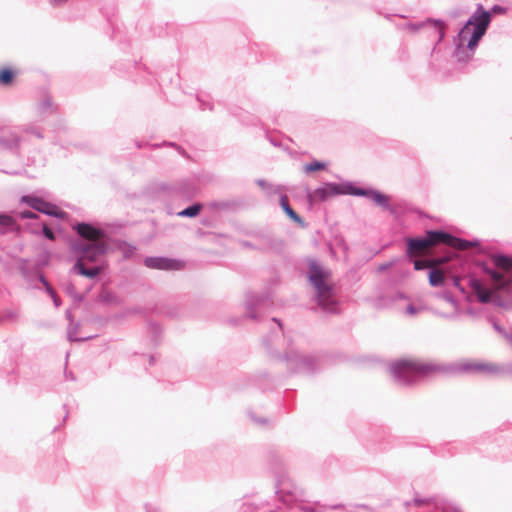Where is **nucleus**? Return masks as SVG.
I'll list each match as a JSON object with an SVG mask.
<instances>
[{
  "label": "nucleus",
  "instance_id": "obj_1",
  "mask_svg": "<svg viewBox=\"0 0 512 512\" xmlns=\"http://www.w3.org/2000/svg\"><path fill=\"white\" fill-rule=\"evenodd\" d=\"M491 261L494 263L495 270H487L490 276L492 288L485 287L480 281L471 280V288L482 303H489L495 294L512 284V257L503 255H493Z\"/></svg>",
  "mask_w": 512,
  "mask_h": 512
},
{
  "label": "nucleus",
  "instance_id": "obj_2",
  "mask_svg": "<svg viewBox=\"0 0 512 512\" xmlns=\"http://www.w3.org/2000/svg\"><path fill=\"white\" fill-rule=\"evenodd\" d=\"M490 20L489 12L482 11L479 14H475L460 31L458 35L459 46L466 44L467 48L473 51L485 34Z\"/></svg>",
  "mask_w": 512,
  "mask_h": 512
},
{
  "label": "nucleus",
  "instance_id": "obj_3",
  "mask_svg": "<svg viewBox=\"0 0 512 512\" xmlns=\"http://www.w3.org/2000/svg\"><path fill=\"white\" fill-rule=\"evenodd\" d=\"M309 279L317 291L318 303L326 311H332V285L330 274L315 263L310 265Z\"/></svg>",
  "mask_w": 512,
  "mask_h": 512
},
{
  "label": "nucleus",
  "instance_id": "obj_4",
  "mask_svg": "<svg viewBox=\"0 0 512 512\" xmlns=\"http://www.w3.org/2000/svg\"><path fill=\"white\" fill-rule=\"evenodd\" d=\"M434 365L414 359H401L392 365L393 373L400 378L410 379L414 376H424L435 372Z\"/></svg>",
  "mask_w": 512,
  "mask_h": 512
},
{
  "label": "nucleus",
  "instance_id": "obj_5",
  "mask_svg": "<svg viewBox=\"0 0 512 512\" xmlns=\"http://www.w3.org/2000/svg\"><path fill=\"white\" fill-rule=\"evenodd\" d=\"M440 243L441 232L429 231L424 238H411L407 240L408 254L410 256H420Z\"/></svg>",
  "mask_w": 512,
  "mask_h": 512
},
{
  "label": "nucleus",
  "instance_id": "obj_6",
  "mask_svg": "<svg viewBox=\"0 0 512 512\" xmlns=\"http://www.w3.org/2000/svg\"><path fill=\"white\" fill-rule=\"evenodd\" d=\"M24 200L35 210L40 211L47 215H52L58 218H64L66 213L60 210L56 205L45 202L39 198H28L25 197Z\"/></svg>",
  "mask_w": 512,
  "mask_h": 512
},
{
  "label": "nucleus",
  "instance_id": "obj_7",
  "mask_svg": "<svg viewBox=\"0 0 512 512\" xmlns=\"http://www.w3.org/2000/svg\"><path fill=\"white\" fill-rule=\"evenodd\" d=\"M104 244L101 242H94L87 245H82L78 248L81 256L78 259H83V263L94 262L97 258L104 253Z\"/></svg>",
  "mask_w": 512,
  "mask_h": 512
},
{
  "label": "nucleus",
  "instance_id": "obj_8",
  "mask_svg": "<svg viewBox=\"0 0 512 512\" xmlns=\"http://www.w3.org/2000/svg\"><path fill=\"white\" fill-rule=\"evenodd\" d=\"M421 26L423 31L436 43L441 42L444 38L446 25L443 22L428 20L423 22Z\"/></svg>",
  "mask_w": 512,
  "mask_h": 512
},
{
  "label": "nucleus",
  "instance_id": "obj_9",
  "mask_svg": "<svg viewBox=\"0 0 512 512\" xmlns=\"http://www.w3.org/2000/svg\"><path fill=\"white\" fill-rule=\"evenodd\" d=\"M145 264L147 267L163 270H177L181 268L179 262L167 258H147Z\"/></svg>",
  "mask_w": 512,
  "mask_h": 512
},
{
  "label": "nucleus",
  "instance_id": "obj_10",
  "mask_svg": "<svg viewBox=\"0 0 512 512\" xmlns=\"http://www.w3.org/2000/svg\"><path fill=\"white\" fill-rule=\"evenodd\" d=\"M76 230L81 237L91 241V243L99 242L98 240L102 236V232L99 229L86 223L78 224Z\"/></svg>",
  "mask_w": 512,
  "mask_h": 512
},
{
  "label": "nucleus",
  "instance_id": "obj_11",
  "mask_svg": "<svg viewBox=\"0 0 512 512\" xmlns=\"http://www.w3.org/2000/svg\"><path fill=\"white\" fill-rule=\"evenodd\" d=\"M441 243L460 251L467 250L474 246V244L471 242L453 237L452 235L445 232H441Z\"/></svg>",
  "mask_w": 512,
  "mask_h": 512
},
{
  "label": "nucleus",
  "instance_id": "obj_12",
  "mask_svg": "<svg viewBox=\"0 0 512 512\" xmlns=\"http://www.w3.org/2000/svg\"><path fill=\"white\" fill-rule=\"evenodd\" d=\"M338 193L336 187L328 185L324 188L316 189L310 194L309 198L311 202L323 201L328 196Z\"/></svg>",
  "mask_w": 512,
  "mask_h": 512
},
{
  "label": "nucleus",
  "instance_id": "obj_13",
  "mask_svg": "<svg viewBox=\"0 0 512 512\" xmlns=\"http://www.w3.org/2000/svg\"><path fill=\"white\" fill-rule=\"evenodd\" d=\"M351 193L355 194V195H368L376 204L383 206V207L388 206V197L379 192H375V191L366 192L361 189H353Z\"/></svg>",
  "mask_w": 512,
  "mask_h": 512
},
{
  "label": "nucleus",
  "instance_id": "obj_14",
  "mask_svg": "<svg viewBox=\"0 0 512 512\" xmlns=\"http://www.w3.org/2000/svg\"><path fill=\"white\" fill-rule=\"evenodd\" d=\"M75 269H78L79 273L85 277L93 278L97 276L101 269L100 267L86 268L83 259H78L75 264Z\"/></svg>",
  "mask_w": 512,
  "mask_h": 512
},
{
  "label": "nucleus",
  "instance_id": "obj_15",
  "mask_svg": "<svg viewBox=\"0 0 512 512\" xmlns=\"http://www.w3.org/2000/svg\"><path fill=\"white\" fill-rule=\"evenodd\" d=\"M280 204L284 212L296 223L302 224V219L298 216V214L290 207L287 196H282L280 199Z\"/></svg>",
  "mask_w": 512,
  "mask_h": 512
},
{
  "label": "nucleus",
  "instance_id": "obj_16",
  "mask_svg": "<svg viewBox=\"0 0 512 512\" xmlns=\"http://www.w3.org/2000/svg\"><path fill=\"white\" fill-rule=\"evenodd\" d=\"M444 281V274L440 269H433L429 273V283L432 286H439Z\"/></svg>",
  "mask_w": 512,
  "mask_h": 512
},
{
  "label": "nucleus",
  "instance_id": "obj_17",
  "mask_svg": "<svg viewBox=\"0 0 512 512\" xmlns=\"http://www.w3.org/2000/svg\"><path fill=\"white\" fill-rule=\"evenodd\" d=\"M14 79V72L10 68H3L0 70V84L10 85Z\"/></svg>",
  "mask_w": 512,
  "mask_h": 512
},
{
  "label": "nucleus",
  "instance_id": "obj_18",
  "mask_svg": "<svg viewBox=\"0 0 512 512\" xmlns=\"http://www.w3.org/2000/svg\"><path fill=\"white\" fill-rule=\"evenodd\" d=\"M202 209L201 204H194L178 213L180 217H194L197 216Z\"/></svg>",
  "mask_w": 512,
  "mask_h": 512
},
{
  "label": "nucleus",
  "instance_id": "obj_19",
  "mask_svg": "<svg viewBox=\"0 0 512 512\" xmlns=\"http://www.w3.org/2000/svg\"><path fill=\"white\" fill-rule=\"evenodd\" d=\"M465 368L468 370L475 371H490L492 370V366L490 364L480 363L476 361H471L465 364Z\"/></svg>",
  "mask_w": 512,
  "mask_h": 512
},
{
  "label": "nucleus",
  "instance_id": "obj_20",
  "mask_svg": "<svg viewBox=\"0 0 512 512\" xmlns=\"http://www.w3.org/2000/svg\"><path fill=\"white\" fill-rule=\"evenodd\" d=\"M325 169H326V164L319 162V161H314V162L308 163L304 166V170L307 173H312V172L325 170Z\"/></svg>",
  "mask_w": 512,
  "mask_h": 512
},
{
  "label": "nucleus",
  "instance_id": "obj_21",
  "mask_svg": "<svg viewBox=\"0 0 512 512\" xmlns=\"http://www.w3.org/2000/svg\"><path fill=\"white\" fill-rule=\"evenodd\" d=\"M414 268L416 270H422L425 268H431L430 260H415L414 261Z\"/></svg>",
  "mask_w": 512,
  "mask_h": 512
},
{
  "label": "nucleus",
  "instance_id": "obj_22",
  "mask_svg": "<svg viewBox=\"0 0 512 512\" xmlns=\"http://www.w3.org/2000/svg\"><path fill=\"white\" fill-rule=\"evenodd\" d=\"M14 224V219L9 215H0V226H11Z\"/></svg>",
  "mask_w": 512,
  "mask_h": 512
},
{
  "label": "nucleus",
  "instance_id": "obj_23",
  "mask_svg": "<svg viewBox=\"0 0 512 512\" xmlns=\"http://www.w3.org/2000/svg\"><path fill=\"white\" fill-rule=\"evenodd\" d=\"M448 261H449V258H446V257L432 259V260H430L431 268L437 269L436 267H438Z\"/></svg>",
  "mask_w": 512,
  "mask_h": 512
},
{
  "label": "nucleus",
  "instance_id": "obj_24",
  "mask_svg": "<svg viewBox=\"0 0 512 512\" xmlns=\"http://www.w3.org/2000/svg\"><path fill=\"white\" fill-rule=\"evenodd\" d=\"M4 319L8 321H16L18 319V312L14 310H7L4 313Z\"/></svg>",
  "mask_w": 512,
  "mask_h": 512
},
{
  "label": "nucleus",
  "instance_id": "obj_25",
  "mask_svg": "<svg viewBox=\"0 0 512 512\" xmlns=\"http://www.w3.org/2000/svg\"><path fill=\"white\" fill-rule=\"evenodd\" d=\"M422 23H419V24H408L406 26V29L410 32H416L418 30H423V27L421 26Z\"/></svg>",
  "mask_w": 512,
  "mask_h": 512
},
{
  "label": "nucleus",
  "instance_id": "obj_26",
  "mask_svg": "<svg viewBox=\"0 0 512 512\" xmlns=\"http://www.w3.org/2000/svg\"><path fill=\"white\" fill-rule=\"evenodd\" d=\"M43 233L48 239L54 240V234L47 226L43 227Z\"/></svg>",
  "mask_w": 512,
  "mask_h": 512
},
{
  "label": "nucleus",
  "instance_id": "obj_27",
  "mask_svg": "<svg viewBox=\"0 0 512 512\" xmlns=\"http://www.w3.org/2000/svg\"><path fill=\"white\" fill-rule=\"evenodd\" d=\"M22 217L23 218L33 219V218H36V214H34L31 211H25V212L22 213Z\"/></svg>",
  "mask_w": 512,
  "mask_h": 512
},
{
  "label": "nucleus",
  "instance_id": "obj_28",
  "mask_svg": "<svg viewBox=\"0 0 512 512\" xmlns=\"http://www.w3.org/2000/svg\"><path fill=\"white\" fill-rule=\"evenodd\" d=\"M43 282H44V284H45V286H46V290H47V292L50 294V296L56 293V292L52 289V287H51L50 285H48V283H47L45 280H43Z\"/></svg>",
  "mask_w": 512,
  "mask_h": 512
},
{
  "label": "nucleus",
  "instance_id": "obj_29",
  "mask_svg": "<svg viewBox=\"0 0 512 512\" xmlns=\"http://www.w3.org/2000/svg\"><path fill=\"white\" fill-rule=\"evenodd\" d=\"M52 299H53V302L56 306H59L60 305V298L58 297V295L55 293L53 295H51Z\"/></svg>",
  "mask_w": 512,
  "mask_h": 512
},
{
  "label": "nucleus",
  "instance_id": "obj_30",
  "mask_svg": "<svg viewBox=\"0 0 512 512\" xmlns=\"http://www.w3.org/2000/svg\"><path fill=\"white\" fill-rule=\"evenodd\" d=\"M408 311H409V313H411V314H414V313H415V309H414V307H413V306H409V307H408Z\"/></svg>",
  "mask_w": 512,
  "mask_h": 512
}]
</instances>
